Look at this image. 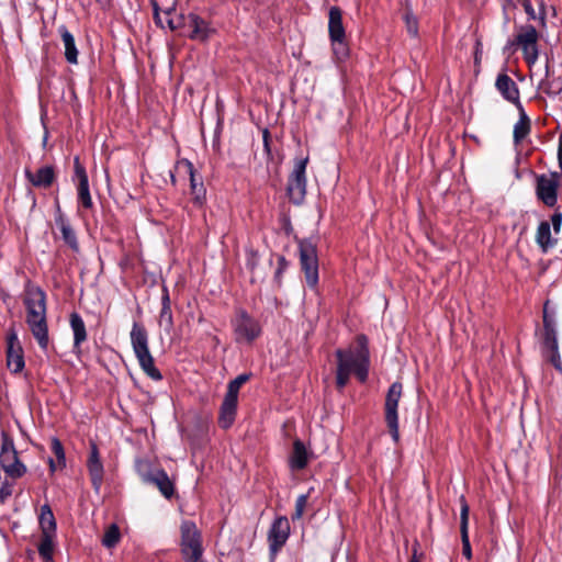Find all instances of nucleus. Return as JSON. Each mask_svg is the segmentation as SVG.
<instances>
[{"label":"nucleus","mask_w":562,"mask_h":562,"mask_svg":"<svg viewBox=\"0 0 562 562\" xmlns=\"http://www.w3.org/2000/svg\"><path fill=\"white\" fill-rule=\"evenodd\" d=\"M56 223L60 229V233H61V236H63V239L65 240V243L67 245H69L72 249H77L78 248L77 238H76V235H75L71 226L69 225V223L63 216H59L56 220Z\"/></svg>","instance_id":"nucleus-33"},{"label":"nucleus","mask_w":562,"mask_h":562,"mask_svg":"<svg viewBox=\"0 0 562 562\" xmlns=\"http://www.w3.org/2000/svg\"><path fill=\"white\" fill-rule=\"evenodd\" d=\"M87 468L92 486L95 492H99L103 482L104 468L95 443H91L89 458L87 460Z\"/></svg>","instance_id":"nucleus-16"},{"label":"nucleus","mask_w":562,"mask_h":562,"mask_svg":"<svg viewBox=\"0 0 562 562\" xmlns=\"http://www.w3.org/2000/svg\"><path fill=\"white\" fill-rule=\"evenodd\" d=\"M310 452L301 440L293 442V450L289 458V465L292 470H302L307 465Z\"/></svg>","instance_id":"nucleus-23"},{"label":"nucleus","mask_w":562,"mask_h":562,"mask_svg":"<svg viewBox=\"0 0 562 562\" xmlns=\"http://www.w3.org/2000/svg\"><path fill=\"white\" fill-rule=\"evenodd\" d=\"M170 4H171V2L168 4V7ZM151 5H153L155 19L157 20L158 23H161L160 12H162L165 14L164 11L167 8V5L161 9L158 0H151Z\"/></svg>","instance_id":"nucleus-43"},{"label":"nucleus","mask_w":562,"mask_h":562,"mask_svg":"<svg viewBox=\"0 0 562 562\" xmlns=\"http://www.w3.org/2000/svg\"><path fill=\"white\" fill-rule=\"evenodd\" d=\"M308 157L295 159L293 170L288 181V195L290 200L300 204L306 194V166Z\"/></svg>","instance_id":"nucleus-8"},{"label":"nucleus","mask_w":562,"mask_h":562,"mask_svg":"<svg viewBox=\"0 0 562 562\" xmlns=\"http://www.w3.org/2000/svg\"><path fill=\"white\" fill-rule=\"evenodd\" d=\"M131 345L138 360L142 370L153 380L162 379L160 371L155 367L154 358L148 347V334L143 325L137 322L133 323L131 333Z\"/></svg>","instance_id":"nucleus-4"},{"label":"nucleus","mask_w":562,"mask_h":562,"mask_svg":"<svg viewBox=\"0 0 562 562\" xmlns=\"http://www.w3.org/2000/svg\"><path fill=\"white\" fill-rule=\"evenodd\" d=\"M495 87L506 101L515 104L516 108L522 106L518 86L507 74L497 76Z\"/></svg>","instance_id":"nucleus-17"},{"label":"nucleus","mask_w":562,"mask_h":562,"mask_svg":"<svg viewBox=\"0 0 562 562\" xmlns=\"http://www.w3.org/2000/svg\"><path fill=\"white\" fill-rule=\"evenodd\" d=\"M164 12L170 30L188 29V36L192 40L205 41L212 33L209 24L199 15L193 13L188 16L176 14V0H171V4Z\"/></svg>","instance_id":"nucleus-3"},{"label":"nucleus","mask_w":562,"mask_h":562,"mask_svg":"<svg viewBox=\"0 0 562 562\" xmlns=\"http://www.w3.org/2000/svg\"><path fill=\"white\" fill-rule=\"evenodd\" d=\"M460 502V532H461V541H462V553L463 555L470 560L472 558V550L469 540V513L470 507L468 502L463 495L459 498Z\"/></svg>","instance_id":"nucleus-19"},{"label":"nucleus","mask_w":562,"mask_h":562,"mask_svg":"<svg viewBox=\"0 0 562 562\" xmlns=\"http://www.w3.org/2000/svg\"><path fill=\"white\" fill-rule=\"evenodd\" d=\"M560 178L561 173L557 171L550 172L549 175H540L537 177V198L549 207H553L558 202Z\"/></svg>","instance_id":"nucleus-11"},{"label":"nucleus","mask_w":562,"mask_h":562,"mask_svg":"<svg viewBox=\"0 0 562 562\" xmlns=\"http://www.w3.org/2000/svg\"><path fill=\"white\" fill-rule=\"evenodd\" d=\"M540 34L536 26L524 24L516 27L515 38L507 44V48L518 46L528 65H533L539 57L538 41Z\"/></svg>","instance_id":"nucleus-5"},{"label":"nucleus","mask_w":562,"mask_h":562,"mask_svg":"<svg viewBox=\"0 0 562 562\" xmlns=\"http://www.w3.org/2000/svg\"><path fill=\"white\" fill-rule=\"evenodd\" d=\"M183 164L187 167L188 173L190 176V187L193 201L195 204L201 205L205 200V188L202 182H196L193 165L188 160H184Z\"/></svg>","instance_id":"nucleus-29"},{"label":"nucleus","mask_w":562,"mask_h":562,"mask_svg":"<svg viewBox=\"0 0 562 562\" xmlns=\"http://www.w3.org/2000/svg\"><path fill=\"white\" fill-rule=\"evenodd\" d=\"M542 345H543L544 352L559 348L557 329H555V321L548 313V303H546L544 307H543Z\"/></svg>","instance_id":"nucleus-20"},{"label":"nucleus","mask_w":562,"mask_h":562,"mask_svg":"<svg viewBox=\"0 0 562 562\" xmlns=\"http://www.w3.org/2000/svg\"><path fill=\"white\" fill-rule=\"evenodd\" d=\"M333 50L338 59H344L348 54V48L344 40H331Z\"/></svg>","instance_id":"nucleus-41"},{"label":"nucleus","mask_w":562,"mask_h":562,"mask_svg":"<svg viewBox=\"0 0 562 562\" xmlns=\"http://www.w3.org/2000/svg\"><path fill=\"white\" fill-rule=\"evenodd\" d=\"M26 324L42 349L48 346V327L46 321V295L40 288L26 291Z\"/></svg>","instance_id":"nucleus-2"},{"label":"nucleus","mask_w":562,"mask_h":562,"mask_svg":"<svg viewBox=\"0 0 562 562\" xmlns=\"http://www.w3.org/2000/svg\"><path fill=\"white\" fill-rule=\"evenodd\" d=\"M121 539V532L115 524L110 525L102 537V544L108 548H114Z\"/></svg>","instance_id":"nucleus-35"},{"label":"nucleus","mask_w":562,"mask_h":562,"mask_svg":"<svg viewBox=\"0 0 562 562\" xmlns=\"http://www.w3.org/2000/svg\"><path fill=\"white\" fill-rule=\"evenodd\" d=\"M247 380L248 375L246 374H240L237 378H235L233 381L229 382L226 394L238 398L239 389Z\"/></svg>","instance_id":"nucleus-38"},{"label":"nucleus","mask_w":562,"mask_h":562,"mask_svg":"<svg viewBox=\"0 0 562 562\" xmlns=\"http://www.w3.org/2000/svg\"><path fill=\"white\" fill-rule=\"evenodd\" d=\"M552 366L562 373V361L559 353V348L544 352Z\"/></svg>","instance_id":"nucleus-42"},{"label":"nucleus","mask_w":562,"mask_h":562,"mask_svg":"<svg viewBox=\"0 0 562 562\" xmlns=\"http://www.w3.org/2000/svg\"><path fill=\"white\" fill-rule=\"evenodd\" d=\"M300 261L305 274L306 283L310 288H315L318 282V260L316 245L308 239L300 240Z\"/></svg>","instance_id":"nucleus-7"},{"label":"nucleus","mask_w":562,"mask_h":562,"mask_svg":"<svg viewBox=\"0 0 562 562\" xmlns=\"http://www.w3.org/2000/svg\"><path fill=\"white\" fill-rule=\"evenodd\" d=\"M161 308L170 307V299L167 291H165V294L161 297Z\"/></svg>","instance_id":"nucleus-46"},{"label":"nucleus","mask_w":562,"mask_h":562,"mask_svg":"<svg viewBox=\"0 0 562 562\" xmlns=\"http://www.w3.org/2000/svg\"><path fill=\"white\" fill-rule=\"evenodd\" d=\"M54 538L55 536H42L38 552L44 562H53Z\"/></svg>","instance_id":"nucleus-36"},{"label":"nucleus","mask_w":562,"mask_h":562,"mask_svg":"<svg viewBox=\"0 0 562 562\" xmlns=\"http://www.w3.org/2000/svg\"><path fill=\"white\" fill-rule=\"evenodd\" d=\"M257 256L255 252H249L248 259H247V266L252 270L256 266Z\"/></svg>","instance_id":"nucleus-44"},{"label":"nucleus","mask_w":562,"mask_h":562,"mask_svg":"<svg viewBox=\"0 0 562 562\" xmlns=\"http://www.w3.org/2000/svg\"><path fill=\"white\" fill-rule=\"evenodd\" d=\"M159 325L167 333H170L173 325L172 313L170 307L161 308L159 314Z\"/></svg>","instance_id":"nucleus-37"},{"label":"nucleus","mask_w":562,"mask_h":562,"mask_svg":"<svg viewBox=\"0 0 562 562\" xmlns=\"http://www.w3.org/2000/svg\"><path fill=\"white\" fill-rule=\"evenodd\" d=\"M539 88L550 97L562 98V77L542 80Z\"/></svg>","instance_id":"nucleus-34"},{"label":"nucleus","mask_w":562,"mask_h":562,"mask_svg":"<svg viewBox=\"0 0 562 562\" xmlns=\"http://www.w3.org/2000/svg\"><path fill=\"white\" fill-rule=\"evenodd\" d=\"M0 463L5 473L10 479L22 477L26 473V467L18 458V452L14 448L13 441L3 438L0 451Z\"/></svg>","instance_id":"nucleus-10"},{"label":"nucleus","mask_w":562,"mask_h":562,"mask_svg":"<svg viewBox=\"0 0 562 562\" xmlns=\"http://www.w3.org/2000/svg\"><path fill=\"white\" fill-rule=\"evenodd\" d=\"M307 495H300L297 498H296V502H295V512L292 516V519L295 520V519H300L303 514H304V510H305V507H306V504H307Z\"/></svg>","instance_id":"nucleus-40"},{"label":"nucleus","mask_w":562,"mask_h":562,"mask_svg":"<svg viewBox=\"0 0 562 562\" xmlns=\"http://www.w3.org/2000/svg\"><path fill=\"white\" fill-rule=\"evenodd\" d=\"M562 225V214L560 212H555L551 216V221H542L537 228L536 233V243L542 250V252H547L549 249L553 248L557 240L552 238L551 235V226L555 234L560 233Z\"/></svg>","instance_id":"nucleus-12"},{"label":"nucleus","mask_w":562,"mask_h":562,"mask_svg":"<svg viewBox=\"0 0 562 562\" xmlns=\"http://www.w3.org/2000/svg\"><path fill=\"white\" fill-rule=\"evenodd\" d=\"M144 481L156 485L161 494L167 498H170L173 495V484L168 474L162 470H155L151 473L144 475Z\"/></svg>","instance_id":"nucleus-21"},{"label":"nucleus","mask_w":562,"mask_h":562,"mask_svg":"<svg viewBox=\"0 0 562 562\" xmlns=\"http://www.w3.org/2000/svg\"><path fill=\"white\" fill-rule=\"evenodd\" d=\"M58 33L64 44L66 60L69 64L76 65L78 63V49L76 47L74 35L65 25H60L58 27Z\"/></svg>","instance_id":"nucleus-24"},{"label":"nucleus","mask_w":562,"mask_h":562,"mask_svg":"<svg viewBox=\"0 0 562 562\" xmlns=\"http://www.w3.org/2000/svg\"><path fill=\"white\" fill-rule=\"evenodd\" d=\"M181 552L187 562L202 557L200 532L192 521H183L181 525Z\"/></svg>","instance_id":"nucleus-9"},{"label":"nucleus","mask_w":562,"mask_h":562,"mask_svg":"<svg viewBox=\"0 0 562 562\" xmlns=\"http://www.w3.org/2000/svg\"><path fill=\"white\" fill-rule=\"evenodd\" d=\"M40 526L42 530V536H55L56 520L48 505H43L41 507Z\"/></svg>","instance_id":"nucleus-28"},{"label":"nucleus","mask_w":562,"mask_h":562,"mask_svg":"<svg viewBox=\"0 0 562 562\" xmlns=\"http://www.w3.org/2000/svg\"><path fill=\"white\" fill-rule=\"evenodd\" d=\"M401 395L402 384L393 383L389 389V430L395 442H397L400 438L396 406Z\"/></svg>","instance_id":"nucleus-18"},{"label":"nucleus","mask_w":562,"mask_h":562,"mask_svg":"<svg viewBox=\"0 0 562 562\" xmlns=\"http://www.w3.org/2000/svg\"><path fill=\"white\" fill-rule=\"evenodd\" d=\"M70 327L74 333V347L79 349L80 345L87 339L86 325L79 314L72 313L70 315Z\"/></svg>","instance_id":"nucleus-31"},{"label":"nucleus","mask_w":562,"mask_h":562,"mask_svg":"<svg viewBox=\"0 0 562 562\" xmlns=\"http://www.w3.org/2000/svg\"><path fill=\"white\" fill-rule=\"evenodd\" d=\"M290 535V524L286 517H277L268 532L269 549L272 555H276L278 551L286 542Z\"/></svg>","instance_id":"nucleus-14"},{"label":"nucleus","mask_w":562,"mask_h":562,"mask_svg":"<svg viewBox=\"0 0 562 562\" xmlns=\"http://www.w3.org/2000/svg\"><path fill=\"white\" fill-rule=\"evenodd\" d=\"M267 135H268V132L266 131V132H265V146H266V148L268 149Z\"/></svg>","instance_id":"nucleus-47"},{"label":"nucleus","mask_w":562,"mask_h":562,"mask_svg":"<svg viewBox=\"0 0 562 562\" xmlns=\"http://www.w3.org/2000/svg\"><path fill=\"white\" fill-rule=\"evenodd\" d=\"M337 376L336 382L339 389H342L351 374H355L359 381H366L369 370V352L367 349V339L363 336L358 337L355 347L348 350H337Z\"/></svg>","instance_id":"nucleus-1"},{"label":"nucleus","mask_w":562,"mask_h":562,"mask_svg":"<svg viewBox=\"0 0 562 562\" xmlns=\"http://www.w3.org/2000/svg\"><path fill=\"white\" fill-rule=\"evenodd\" d=\"M188 562H204L201 558H198L196 560H190Z\"/></svg>","instance_id":"nucleus-48"},{"label":"nucleus","mask_w":562,"mask_h":562,"mask_svg":"<svg viewBox=\"0 0 562 562\" xmlns=\"http://www.w3.org/2000/svg\"><path fill=\"white\" fill-rule=\"evenodd\" d=\"M235 340L238 344H250L261 334V327L257 319L245 311H238L232 319Z\"/></svg>","instance_id":"nucleus-6"},{"label":"nucleus","mask_w":562,"mask_h":562,"mask_svg":"<svg viewBox=\"0 0 562 562\" xmlns=\"http://www.w3.org/2000/svg\"><path fill=\"white\" fill-rule=\"evenodd\" d=\"M27 180L35 187H49L55 178L54 169L50 166L40 168L35 173L26 170Z\"/></svg>","instance_id":"nucleus-25"},{"label":"nucleus","mask_w":562,"mask_h":562,"mask_svg":"<svg viewBox=\"0 0 562 562\" xmlns=\"http://www.w3.org/2000/svg\"><path fill=\"white\" fill-rule=\"evenodd\" d=\"M539 4V11L536 12L530 0H522L521 5L528 15L529 20H537L541 29L547 27V11L543 0H537Z\"/></svg>","instance_id":"nucleus-27"},{"label":"nucleus","mask_w":562,"mask_h":562,"mask_svg":"<svg viewBox=\"0 0 562 562\" xmlns=\"http://www.w3.org/2000/svg\"><path fill=\"white\" fill-rule=\"evenodd\" d=\"M404 21L406 24V29L409 35L417 36L418 34V22L417 19L413 15L411 10H406L404 13Z\"/></svg>","instance_id":"nucleus-39"},{"label":"nucleus","mask_w":562,"mask_h":562,"mask_svg":"<svg viewBox=\"0 0 562 562\" xmlns=\"http://www.w3.org/2000/svg\"><path fill=\"white\" fill-rule=\"evenodd\" d=\"M328 30L330 40H345L341 11L336 7L329 10Z\"/></svg>","instance_id":"nucleus-26"},{"label":"nucleus","mask_w":562,"mask_h":562,"mask_svg":"<svg viewBox=\"0 0 562 562\" xmlns=\"http://www.w3.org/2000/svg\"><path fill=\"white\" fill-rule=\"evenodd\" d=\"M519 110V120L514 125V142L515 144H519L522 139L530 133V120L526 114L522 106L517 108Z\"/></svg>","instance_id":"nucleus-30"},{"label":"nucleus","mask_w":562,"mask_h":562,"mask_svg":"<svg viewBox=\"0 0 562 562\" xmlns=\"http://www.w3.org/2000/svg\"><path fill=\"white\" fill-rule=\"evenodd\" d=\"M237 401L238 398L225 394L218 417V423L222 428L226 429L233 425L236 416Z\"/></svg>","instance_id":"nucleus-22"},{"label":"nucleus","mask_w":562,"mask_h":562,"mask_svg":"<svg viewBox=\"0 0 562 562\" xmlns=\"http://www.w3.org/2000/svg\"><path fill=\"white\" fill-rule=\"evenodd\" d=\"M50 449L56 457V461L49 459L50 471H56L66 467V457L61 442L57 438H52Z\"/></svg>","instance_id":"nucleus-32"},{"label":"nucleus","mask_w":562,"mask_h":562,"mask_svg":"<svg viewBox=\"0 0 562 562\" xmlns=\"http://www.w3.org/2000/svg\"><path fill=\"white\" fill-rule=\"evenodd\" d=\"M558 160H559V167L562 169V133L559 136Z\"/></svg>","instance_id":"nucleus-45"},{"label":"nucleus","mask_w":562,"mask_h":562,"mask_svg":"<svg viewBox=\"0 0 562 562\" xmlns=\"http://www.w3.org/2000/svg\"><path fill=\"white\" fill-rule=\"evenodd\" d=\"M7 366L13 373L21 372L25 366L23 348L14 329H11L7 337Z\"/></svg>","instance_id":"nucleus-13"},{"label":"nucleus","mask_w":562,"mask_h":562,"mask_svg":"<svg viewBox=\"0 0 562 562\" xmlns=\"http://www.w3.org/2000/svg\"><path fill=\"white\" fill-rule=\"evenodd\" d=\"M75 178L77 180V191L79 204L85 209H91L93 203L89 190V180L85 167L80 164L78 157L74 160Z\"/></svg>","instance_id":"nucleus-15"}]
</instances>
